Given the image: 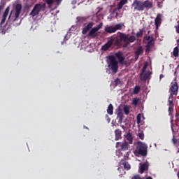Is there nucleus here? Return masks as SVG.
<instances>
[{
	"instance_id": "15",
	"label": "nucleus",
	"mask_w": 179,
	"mask_h": 179,
	"mask_svg": "<svg viewBox=\"0 0 179 179\" xmlns=\"http://www.w3.org/2000/svg\"><path fill=\"white\" fill-rule=\"evenodd\" d=\"M121 34L122 32H120V38H117L115 39H113V43H115V45H117V47H120V45H122V41H124L123 39L121 38Z\"/></svg>"
},
{
	"instance_id": "35",
	"label": "nucleus",
	"mask_w": 179,
	"mask_h": 179,
	"mask_svg": "<svg viewBox=\"0 0 179 179\" xmlns=\"http://www.w3.org/2000/svg\"><path fill=\"white\" fill-rule=\"evenodd\" d=\"M115 83L116 86H118V85H121V80H120V78H116L115 80Z\"/></svg>"
},
{
	"instance_id": "43",
	"label": "nucleus",
	"mask_w": 179,
	"mask_h": 179,
	"mask_svg": "<svg viewBox=\"0 0 179 179\" xmlns=\"http://www.w3.org/2000/svg\"><path fill=\"white\" fill-rule=\"evenodd\" d=\"M152 38H153V37H150V36H145V40H147V41H150Z\"/></svg>"
},
{
	"instance_id": "1",
	"label": "nucleus",
	"mask_w": 179,
	"mask_h": 179,
	"mask_svg": "<svg viewBox=\"0 0 179 179\" xmlns=\"http://www.w3.org/2000/svg\"><path fill=\"white\" fill-rule=\"evenodd\" d=\"M131 8H134V10L138 12H143L145 8L151 9L153 8V3L149 0L142 1L141 0H134L131 4Z\"/></svg>"
},
{
	"instance_id": "16",
	"label": "nucleus",
	"mask_w": 179,
	"mask_h": 179,
	"mask_svg": "<svg viewBox=\"0 0 179 179\" xmlns=\"http://www.w3.org/2000/svg\"><path fill=\"white\" fill-rule=\"evenodd\" d=\"M115 55L116 58H117L120 64H124V61H125V57L122 56V53H121V52L115 53Z\"/></svg>"
},
{
	"instance_id": "42",
	"label": "nucleus",
	"mask_w": 179,
	"mask_h": 179,
	"mask_svg": "<svg viewBox=\"0 0 179 179\" xmlns=\"http://www.w3.org/2000/svg\"><path fill=\"white\" fill-rule=\"evenodd\" d=\"M106 118L107 122H110L111 121V118L108 117V115H106Z\"/></svg>"
},
{
	"instance_id": "48",
	"label": "nucleus",
	"mask_w": 179,
	"mask_h": 179,
	"mask_svg": "<svg viewBox=\"0 0 179 179\" xmlns=\"http://www.w3.org/2000/svg\"><path fill=\"white\" fill-rule=\"evenodd\" d=\"M128 156H129V152H127V155L124 156L125 160H127V159H128Z\"/></svg>"
},
{
	"instance_id": "54",
	"label": "nucleus",
	"mask_w": 179,
	"mask_h": 179,
	"mask_svg": "<svg viewBox=\"0 0 179 179\" xmlns=\"http://www.w3.org/2000/svg\"><path fill=\"white\" fill-rule=\"evenodd\" d=\"M84 128H85L86 129H89V128H87V127H84Z\"/></svg>"
},
{
	"instance_id": "37",
	"label": "nucleus",
	"mask_w": 179,
	"mask_h": 179,
	"mask_svg": "<svg viewBox=\"0 0 179 179\" xmlns=\"http://www.w3.org/2000/svg\"><path fill=\"white\" fill-rule=\"evenodd\" d=\"M138 136H139L140 139H141V141H143V139H145V134H143V133H140L138 134Z\"/></svg>"
},
{
	"instance_id": "19",
	"label": "nucleus",
	"mask_w": 179,
	"mask_h": 179,
	"mask_svg": "<svg viewBox=\"0 0 179 179\" xmlns=\"http://www.w3.org/2000/svg\"><path fill=\"white\" fill-rule=\"evenodd\" d=\"M120 164H121V166H123L124 170H127V171L131 170V165L129 164H128V162H127L124 159L121 160Z\"/></svg>"
},
{
	"instance_id": "27",
	"label": "nucleus",
	"mask_w": 179,
	"mask_h": 179,
	"mask_svg": "<svg viewBox=\"0 0 179 179\" xmlns=\"http://www.w3.org/2000/svg\"><path fill=\"white\" fill-rule=\"evenodd\" d=\"M115 30L117 31V30H122V27H124V24L122 23H119L115 25Z\"/></svg>"
},
{
	"instance_id": "26",
	"label": "nucleus",
	"mask_w": 179,
	"mask_h": 179,
	"mask_svg": "<svg viewBox=\"0 0 179 179\" xmlns=\"http://www.w3.org/2000/svg\"><path fill=\"white\" fill-rule=\"evenodd\" d=\"M173 57H175L176 58H177V57H178V55H179L178 46H176V47H175V48H173Z\"/></svg>"
},
{
	"instance_id": "7",
	"label": "nucleus",
	"mask_w": 179,
	"mask_h": 179,
	"mask_svg": "<svg viewBox=\"0 0 179 179\" xmlns=\"http://www.w3.org/2000/svg\"><path fill=\"white\" fill-rule=\"evenodd\" d=\"M116 148L117 150H122V152H127L128 149H129V145L127 141L122 142H117L116 143Z\"/></svg>"
},
{
	"instance_id": "28",
	"label": "nucleus",
	"mask_w": 179,
	"mask_h": 179,
	"mask_svg": "<svg viewBox=\"0 0 179 179\" xmlns=\"http://www.w3.org/2000/svg\"><path fill=\"white\" fill-rule=\"evenodd\" d=\"M139 92H141V87L139 85H136L134 87V94H138V93H139Z\"/></svg>"
},
{
	"instance_id": "30",
	"label": "nucleus",
	"mask_w": 179,
	"mask_h": 179,
	"mask_svg": "<svg viewBox=\"0 0 179 179\" xmlns=\"http://www.w3.org/2000/svg\"><path fill=\"white\" fill-rule=\"evenodd\" d=\"M8 15H9V7H8V8L5 10V11H4V13H3V17H4V18L6 19V17H8Z\"/></svg>"
},
{
	"instance_id": "29",
	"label": "nucleus",
	"mask_w": 179,
	"mask_h": 179,
	"mask_svg": "<svg viewBox=\"0 0 179 179\" xmlns=\"http://www.w3.org/2000/svg\"><path fill=\"white\" fill-rule=\"evenodd\" d=\"M153 45V38H151V40L147 43V45L145 47H149L150 48H152Z\"/></svg>"
},
{
	"instance_id": "17",
	"label": "nucleus",
	"mask_w": 179,
	"mask_h": 179,
	"mask_svg": "<svg viewBox=\"0 0 179 179\" xmlns=\"http://www.w3.org/2000/svg\"><path fill=\"white\" fill-rule=\"evenodd\" d=\"M149 169V163L148 162H145L142 164L140 166V171L141 173H145L148 169Z\"/></svg>"
},
{
	"instance_id": "39",
	"label": "nucleus",
	"mask_w": 179,
	"mask_h": 179,
	"mask_svg": "<svg viewBox=\"0 0 179 179\" xmlns=\"http://www.w3.org/2000/svg\"><path fill=\"white\" fill-rule=\"evenodd\" d=\"M157 6L158 8H163V1H157Z\"/></svg>"
},
{
	"instance_id": "13",
	"label": "nucleus",
	"mask_w": 179,
	"mask_h": 179,
	"mask_svg": "<svg viewBox=\"0 0 179 179\" xmlns=\"http://www.w3.org/2000/svg\"><path fill=\"white\" fill-rule=\"evenodd\" d=\"M143 54V48L142 46H139L138 49L134 52V57L136 61H138L139 59V55H142Z\"/></svg>"
},
{
	"instance_id": "12",
	"label": "nucleus",
	"mask_w": 179,
	"mask_h": 179,
	"mask_svg": "<svg viewBox=\"0 0 179 179\" xmlns=\"http://www.w3.org/2000/svg\"><path fill=\"white\" fill-rule=\"evenodd\" d=\"M93 26H94V22H90L82 31L83 34H87V31L92 30L93 29Z\"/></svg>"
},
{
	"instance_id": "46",
	"label": "nucleus",
	"mask_w": 179,
	"mask_h": 179,
	"mask_svg": "<svg viewBox=\"0 0 179 179\" xmlns=\"http://www.w3.org/2000/svg\"><path fill=\"white\" fill-rule=\"evenodd\" d=\"M132 179H141V176L139 175H136L134 177H133Z\"/></svg>"
},
{
	"instance_id": "6",
	"label": "nucleus",
	"mask_w": 179,
	"mask_h": 179,
	"mask_svg": "<svg viewBox=\"0 0 179 179\" xmlns=\"http://www.w3.org/2000/svg\"><path fill=\"white\" fill-rule=\"evenodd\" d=\"M101 27H103V22H101L97 27L92 28L88 34V37L96 38L98 36L97 31H99Z\"/></svg>"
},
{
	"instance_id": "38",
	"label": "nucleus",
	"mask_w": 179,
	"mask_h": 179,
	"mask_svg": "<svg viewBox=\"0 0 179 179\" xmlns=\"http://www.w3.org/2000/svg\"><path fill=\"white\" fill-rule=\"evenodd\" d=\"M45 2L48 5H52V3H54V0H45Z\"/></svg>"
},
{
	"instance_id": "2",
	"label": "nucleus",
	"mask_w": 179,
	"mask_h": 179,
	"mask_svg": "<svg viewBox=\"0 0 179 179\" xmlns=\"http://www.w3.org/2000/svg\"><path fill=\"white\" fill-rule=\"evenodd\" d=\"M108 67L110 71H112V73H117L118 72V62L115 59V56L110 55L107 57Z\"/></svg>"
},
{
	"instance_id": "21",
	"label": "nucleus",
	"mask_w": 179,
	"mask_h": 179,
	"mask_svg": "<svg viewBox=\"0 0 179 179\" xmlns=\"http://www.w3.org/2000/svg\"><path fill=\"white\" fill-rule=\"evenodd\" d=\"M143 73H141L140 74L141 80H148V79H149V76H150V73H145V74Z\"/></svg>"
},
{
	"instance_id": "18",
	"label": "nucleus",
	"mask_w": 179,
	"mask_h": 179,
	"mask_svg": "<svg viewBox=\"0 0 179 179\" xmlns=\"http://www.w3.org/2000/svg\"><path fill=\"white\" fill-rule=\"evenodd\" d=\"M124 117V114L122 113V111L121 109L117 110V118L118 119V123L122 124V118Z\"/></svg>"
},
{
	"instance_id": "45",
	"label": "nucleus",
	"mask_w": 179,
	"mask_h": 179,
	"mask_svg": "<svg viewBox=\"0 0 179 179\" xmlns=\"http://www.w3.org/2000/svg\"><path fill=\"white\" fill-rule=\"evenodd\" d=\"M132 179H141V176L139 175H136L134 177H133Z\"/></svg>"
},
{
	"instance_id": "51",
	"label": "nucleus",
	"mask_w": 179,
	"mask_h": 179,
	"mask_svg": "<svg viewBox=\"0 0 179 179\" xmlns=\"http://www.w3.org/2000/svg\"><path fill=\"white\" fill-rule=\"evenodd\" d=\"M3 6H2V5L0 6V12L2 10Z\"/></svg>"
},
{
	"instance_id": "33",
	"label": "nucleus",
	"mask_w": 179,
	"mask_h": 179,
	"mask_svg": "<svg viewBox=\"0 0 179 179\" xmlns=\"http://www.w3.org/2000/svg\"><path fill=\"white\" fill-rule=\"evenodd\" d=\"M143 36V30L140 29V31L136 33V37H138V38L142 37Z\"/></svg>"
},
{
	"instance_id": "34",
	"label": "nucleus",
	"mask_w": 179,
	"mask_h": 179,
	"mask_svg": "<svg viewBox=\"0 0 179 179\" xmlns=\"http://www.w3.org/2000/svg\"><path fill=\"white\" fill-rule=\"evenodd\" d=\"M141 118H142V115H141V113L138 114L137 115V124H141Z\"/></svg>"
},
{
	"instance_id": "24",
	"label": "nucleus",
	"mask_w": 179,
	"mask_h": 179,
	"mask_svg": "<svg viewBox=\"0 0 179 179\" xmlns=\"http://www.w3.org/2000/svg\"><path fill=\"white\" fill-rule=\"evenodd\" d=\"M105 31H106V33H109L110 34H111V33H115V28L114 27H108L106 28H105Z\"/></svg>"
},
{
	"instance_id": "9",
	"label": "nucleus",
	"mask_w": 179,
	"mask_h": 179,
	"mask_svg": "<svg viewBox=\"0 0 179 179\" xmlns=\"http://www.w3.org/2000/svg\"><path fill=\"white\" fill-rule=\"evenodd\" d=\"M171 94L172 96H177L178 94V83L176 81L171 83Z\"/></svg>"
},
{
	"instance_id": "11",
	"label": "nucleus",
	"mask_w": 179,
	"mask_h": 179,
	"mask_svg": "<svg viewBox=\"0 0 179 179\" xmlns=\"http://www.w3.org/2000/svg\"><path fill=\"white\" fill-rule=\"evenodd\" d=\"M22 12V4L17 3L15 6V19L14 22H16L17 19L19 18V16H20V13Z\"/></svg>"
},
{
	"instance_id": "20",
	"label": "nucleus",
	"mask_w": 179,
	"mask_h": 179,
	"mask_svg": "<svg viewBox=\"0 0 179 179\" xmlns=\"http://www.w3.org/2000/svg\"><path fill=\"white\" fill-rule=\"evenodd\" d=\"M115 141H120V139H121V136L122 135V131H121L120 129H117L115 131Z\"/></svg>"
},
{
	"instance_id": "32",
	"label": "nucleus",
	"mask_w": 179,
	"mask_h": 179,
	"mask_svg": "<svg viewBox=\"0 0 179 179\" xmlns=\"http://www.w3.org/2000/svg\"><path fill=\"white\" fill-rule=\"evenodd\" d=\"M124 112L126 115H128V114H129V106H125L124 107Z\"/></svg>"
},
{
	"instance_id": "23",
	"label": "nucleus",
	"mask_w": 179,
	"mask_h": 179,
	"mask_svg": "<svg viewBox=\"0 0 179 179\" xmlns=\"http://www.w3.org/2000/svg\"><path fill=\"white\" fill-rule=\"evenodd\" d=\"M127 2H128V0H121L117 4L118 10H121V9H122V6H124Z\"/></svg>"
},
{
	"instance_id": "50",
	"label": "nucleus",
	"mask_w": 179,
	"mask_h": 179,
	"mask_svg": "<svg viewBox=\"0 0 179 179\" xmlns=\"http://www.w3.org/2000/svg\"><path fill=\"white\" fill-rule=\"evenodd\" d=\"M163 78H164V75L161 74V75L159 76V79H163Z\"/></svg>"
},
{
	"instance_id": "40",
	"label": "nucleus",
	"mask_w": 179,
	"mask_h": 179,
	"mask_svg": "<svg viewBox=\"0 0 179 179\" xmlns=\"http://www.w3.org/2000/svg\"><path fill=\"white\" fill-rule=\"evenodd\" d=\"M175 29L176 31V33H178V34H179V23L178 22V24L175 25Z\"/></svg>"
},
{
	"instance_id": "14",
	"label": "nucleus",
	"mask_w": 179,
	"mask_h": 179,
	"mask_svg": "<svg viewBox=\"0 0 179 179\" xmlns=\"http://www.w3.org/2000/svg\"><path fill=\"white\" fill-rule=\"evenodd\" d=\"M156 30H159V27L162 24V14H157L155 20Z\"/></svg>"
},
{
	"instance_id": "53",
	"label": "nucleus",
	"mask_w": 179,
	"mask_h": 179,
	"mask_svg": "<svg viewBox=\"0 0 179 179\" xmlns=\"http://www.w3.org/2000/svg\"><path fill=\"white\" fill-rule=\"evenodd\" d=\"M178 178L179 179V173H177Z\"/></svg>"
},
{
	"instance_id": "52",
	"label": "nucleus",
	"mask_w": 179,
	"mask_h": 179,
	"mask_svg": "<svg viewBox=\"0 0 179 179\" xmlns=\"http://www.w3.org/2000/svg\"><path fill=\"white\" fill-rule=\"evenodd\" d=\"M146 179H153V178H152V177L149 176Z\"/></svg>"
},
{
	"instance_id": "5",
	"label": "nucleus",
	"mask_w": 179,
	"mask_h": 179,
	"mask_svg": "<svg viewBox=\"0 0 179 179\" xmlns=\"http://www.w3.org/2000/svg\"><path fill=\"white\" fill-rule=\"evenodd\" d=\"M168 106H169V115L171 116V120H173V111H174V96L172 94H169L168 99Z\"/></svg>"
},
{
	"instance_id": "56",
	"label": "nucleus",
	"mask_w": 179,
	"mask_h": 179,
	"mask_svg": "<svg viewBox=\"0 0 179 179\" xmlns=\"http://www.w3.org/2000/svg\"><path fill=\"white\" fill-rule=\"evenodd\" d=\"M117 1H120V0H117Z\"/></svg>"
},
{
	"instance_id": "22",
	"label": "nucleus",
	"mask_w": 179,
	"mask_h": 179,
	"mask_svg": "<svg viewBox=\"0 0 179 179\" xmlns=\"http://www.w3.org/2000/svg\"><path fill=\"white\" fill-rule=\"evenodd\" d=\"M107 113L109 115H113L114 114V106L113 104L110 103L107 108Z\"/></svg>"
},
{
	"instance_id": "47",
	"label": "nucleus",
	"mask_w": 179,
	"mask_h": 179,
	"mask_svg": "<svg viewBox=\"0 0 179 179\" xmlns=\"http://www.w3.org/2000/svg\"><path fill=\"white\" fill-rule=\"evenodd\" d=\"M145 52H149L150 51V47H148V46H145Z\"/></svg>"
},
{
	"instance_id": "49",
	"label": "nucleus",
	"mask_w": 179,
	"mask_h": 179,
	"mask_svg": "<svg viewBox=\"0 0 179 179\" xmlns=\"http://www.w3.org/2000/svg\"><path fill=\"white\" fill-rule=\"evenodd\" d=\"M56 2H57V4L59 5L62 2V0H56Z\"/></svg>"
},
{
	"instance_id": "36",
	"label": "nucleus",
	"mask_w": 179,
	"mask_h": 179,
	"mask_svg": "<svg viewBox=\"0 0 179 179\" xmlns=\"http://www.w3.org/2000/svg\"><path fill=\"white\" fill-rule=\"evenodd\" d=\"M178 122H179V114H178V113H176V120H175V122L176 124H178Z\"/></svg>"
},
{
	"instance_id": "8",
	"label": "nucleus",
	"mask_w": 179,
	"mask_h": 179,
	"mask_svg": "<svg viewBox=\"0 0 179 179\" xmlns=\"http://www.w3.org/2000/svg\"><path fill=\"white\" fill-rule=\"evenodd\" d=\"M41 9H43V6L40 3L36 4L30 13V15L32 16V17H34V16H37L40 12H41Z\"/></svg>"
},
{
	"instance_id": "55",
	"label": "nucleus",
	"mask_w": 179,
	"mask_h": 179,
	"mask_svg": "<svg viewBox=\"0 0 179 179\" xmlns=\"http://www.w3.org/2000/svg\"><path fill=\"white\" fill-rule=\"evenodd\" d=\"M148 34H149V33H150V31H148Z\"/></svg>"
},
{
	"instance_id": "10",
	"label": "nucleus",
	"mask_w": 179,
	"mask_h": 179,
	"mask_svg": "<svg viewBox=\"0 0 179 179\" xmlns=\"http://www.w3.org/2000/svg\"><path fill=\"white\" fill-rule=\"evenodd\" d=\"M114 44V39H110L108 42L102 45L101 50L102 51H108V49L111 48V46Z\"/></svg>"
},
{
	"instance_id": "4",
	"label": "nucleus",
	"mask_w": 179,
	"mask_h": 179,
	"mask_svg": "<svg viewBox=\"0 0 179 179\" xmlns=\"http://www.w3.org/2000/svg\"><path fill=\"white\" fill-rule=\"evenodd\" d=\"M121 38L123 40V47H128L131 43H134V41L136 40V37L135 36H131L130 37H128V36L125 34H121Z\"/></svg>"
},
{
	"instance_id": "3",
	"label": "nucleus",
	"mask_w": 179,
	"mask_h": 179,
	"mask_svg": "<svg viewBox=\"0 0 179 179\" xmlns=\"http://www.w3.org/2000/svg\"><path fill=\"white\" fill-rule=\"evenodd\" d=\"M136 153L141 156H147L148 155V145L142 142H138L136 149Z\"/></svg>"
},
{
	"instance_id": "44",
	"label": "nucleus",
	"mask_w": 179,
	"mask_h": 179,
	"mask_svg": "<svg viewBox=\"0 0 179 179\" xmlns=\"http://www.w3.org/2000/svg\"><path fill=\"white\" fill-rule=\"evenodd\" d=\"M6 18L3 17V18H2L1 21V24H3V23H5V22H6Z\"/></svg>"
},
{
	"instance_id": "31",
	"label": "nucleus",
	"mask_w": 179,
	"mask_h": 179,
	"mask_svg": "<svg viewBox=\"0 0 179 179\" xmlns=\"http://www.w3.org/2000/svg\"><path fill=\"white\" fill-rule=\"evenodd\" d=\"M138 103H139V99L138 98L133 99V101H132L133 106H135V107H136V106H138Z\"/></svg>"
},
{
	"instance_id": "25",
	"label": "nucleus",
	"mask_w": 179,
	"mask_h": 179,
	"mask_svg": "<svg viewBox=\"0 0 179 179\" xmlns=\"http://www.w3.org/2000/svg\"><path fill=\"white\" fill-rule=\"evenodd\" d=\"M126 139H127V141L130 145H132L134 138H132V134H131V133H128L126 135Z\"/></svg>"
},
{
	"instance_id": "41",
	"label": "nucleus",
	"mask_w": 179,
	"mask_h": 179,
	"mask_svg": "<svg viewBox=\"0 0 179 179\" xmlns=\"http://www.w3.org/2000/svg\"><path fill=\"white\" fill-rule=\"evenodd\" d=\"M147 68H148V64H145L143 67L141 73H145V71H146Z\"/></svg>"
}]
</instances>
